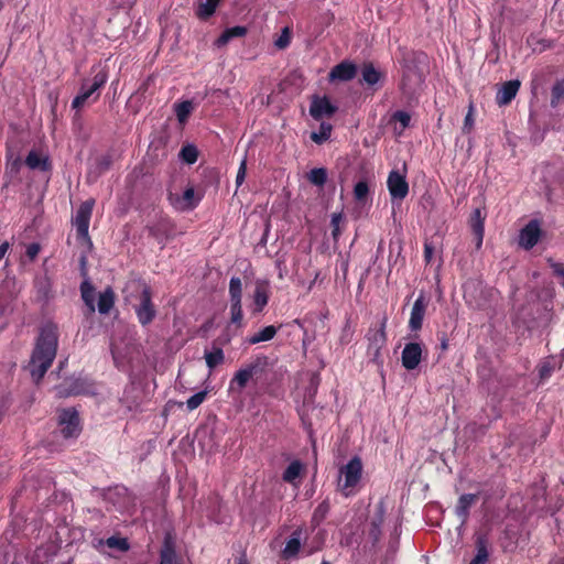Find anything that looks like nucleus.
<instances>
[{"label": "nucleus", "mask_w": 564, "mask_h": 564, "mask_svg": "<svg viewBox=\"0 0 564 564\" xmlns=\"http://www.w3.org/2000/svg\"><path fill=\"white\" fill-rule=\"evenodd\" d=\"M398 62L401 66L400 91L411 98L422 90L429 72V57L422 51L400 48Z\"/></svg>", "instance_id": "f257e3e1"}, {"label": "nucleus", "mask_w": 564, "mask_h": 564, "mask_svg": "<svg viewBox=\"0 0 564 564\" xmlns=\"http://www.w3.org/2000/svg\"><path fill=\"white\" fill-rule=\"evenodd\" d=\"M267 368L265 357H258L254 361L245 365L231 378L228 391L240 394L250 381L260 380L265 373Z\"/></svg>", "instance_id": "f03ea898"}, {"label": "nucleus", "mask_w": 564, "mask_h": 564, "mask_svg": "<svg viewBox=\"0 0 564 564\" xmlns=\"http://www.w3.org/2000/svg\"><path fill=\"white\" fill-rule=\"evenodd\" d=\"M362 469L364 466L359 456H354L339 468L338 490L345 497L356 494V488L362 477Z\"/></svg>", "instance_id": "7ed1b4c3"}, {"label": "nucleus", "mask_w": 564, "mask_h": 564, "mask_svg": "<svg viewBox=\"0 0 564 564\" xmlns=\"http://www.w3.org/2000/svg\"><path fill=\"white\" fill-rule=\"evenodd\" d=\"M108 80V72L106 68H99L94 77L93 84L89 87L85 86L83 83L79 94L73 99L72 108L80 109L91 98V102H95L99 98V93H97Z\"/></svg>", "instance_id": "20e7f679"}, {"label": "nucleus", "mask_w": 564, "mask_h": 564, "mask_svg": "<svg viewBox=\"0 0 564 564\" xmlns=\"http://www.w3.org/2000/svg\"><path fill=\"white\" fill-rule=\"evenodd\" d=\"M58 336V326L51 321L45 322L40 327L36 346L33 352H57Z\"/></svg>", "instance_id": "39448f33"}, {"label": "nucleus", "mask_w": 564, "mask_h": 564, "mask_svg": "<svg viewBox=\"0 0 564 564\" xmlns=\"http://www.w3.org/2000/svg\"><path fill=\"white\" fill-rule=\"evenodd\" d=\"M517 318L531 330L545 325L549 321V313L539 303H528L522 306Z\"/></svg>", "instance_id": "423d86ee"}, {"label": "nucleus", "mask_w": 564, "mask_h": 564, "mask_svg": "<svg viewBox=\"0 0 564 564\" xmlns=\"http://www.w3.org/2000/svg\"><path fill=\"white\" fill-rule=\"evenodd\" d=\"M59 433L65 440L77 438L82 426L78 412L74 408L63 409L58 413Z\"/></svg>", "instance_id": "0eeeda50"}, {"label": "nucleus", "mask_w": 564, "mask_h": 564, "mask_svg": "<svg viewBox=\"0 0 564 564\" xmlns=\"http://www.w3.org/2000/svg\"><path fill=\"white\" fill-rule=\"evenodd\" d=\"M387 323L388 315L383 313L378 319L371 324L366 335L368 340V352H380L387 343Z\"/></svg>", "instance_id": "6e6552de"}, {"label": "nucleus", "mask_w": 564, "mask_h": 564, "mask_svg": "<svg viewBox=\"0 0 564 564\" xmlns=\"http://www.w3.org/2000/svg\"><path fill=\"white\" fill-rule=\"evenodd\" d=\"M94 206L95 199L90 198L83 202L76 210L73 224L76 227L77 238L79 239H89L88 229Z\"/></svg>", "instance_id": "1a4fd4ad"}, {"label": "nucleus", "mask_w": 564, "mask_h": 564, "mask_svg": "<svg viewBox=\"0 0 564 564\" xmlns=\"http://www.w3.org/2000/svg\"><path fill=\"white\" fill-rule=\"evenodd\" d=\"M135 314L141 325L150 324L156 314L154 304L152 303V292L149 286H144L140 294V304L135 307Z\"/></svg>", "instance_id": "9d476101"}, {"label": "nucleus", "mask_w": 564, "mask_h": 564, "mask_svg": "<svg viewBox=\"0 0 564 564\" xmlns=\"http://www.w3.org/2000/svg\"><path fill=\"white\" fill-rule=\"evenodd\" d=\"M387 185L392 199L402 200L409 194V184L405 175L401 174L397 170H392L389 173Z\"/></svg>", "instance_id": "9b49d317"}, {"label": "nucleus", "mask_w": 564, "mask_h": 564, "mask_svg": "<svg viewBox=\"0 0 564 564\" xmlns=\"http://www.w3.org/2000/svg\"><path fill=\"white\" fill-rule=\"evenodd\" d=\"M427 306L429 299L425 296L423 292H421L413 303L409 318L408 326L412 332H419L422 328Z\"/></svg>", "instance_id": "f8f14e48"}, {"label": "nucleus", "mask_w": 564, "mask_h": 564, "mask_svg": "<svg viewBox=\"0 0 564 564\" xmlns=\"http://www.w3.org/2000/svg\"><path fill=\"white\" fill-rule=\"evenodd\" d=\"M487 212L485 207H476L469 216L468 224L476 241V248L480 249L485 236V220Z\"/></svg>", "instance_id": "ddd939ff"}, {"label": "nucleus", "mask_w": 564, "mask_h": 564, "mask_svg": "<svg viewBox=\"0 0 564 564\" xmlns=\"http://www.w3.org/2000/svg\"><path fill=\"white\" fill-rule=\"evenodd\" d=\"M55 355H31L26 369L33 380L39 382L53 362Z\"/></svg>", "instance_id": "4468645a"}, {"label": "nucleus", "mask_w": 564, "mask_h": 564, "mask_svg": "<svg viewBox=\"0 0 564 564\" xmlns=\"http://www.w3.org/2000/svg\"><path fill=\"white\" fill-rule=\"evenodd\" d=\"M541 237V228L538 220H530L519 234V245L525 250L532 249Z\"/></svg>", "instance_id": "2eb2a0df"}, {"label": "nucleus", "mask_w": 564, "mask_h": 564, "mask_svg": "<svg viewBox=\"0 0 564 564\" xmlns=\"http://www.w3.org/2000/svg\"><path fill=\"white\" fill-rule=\"evenodd\" d=\"M357 72V65L345 59L330 69L328 78L330 82H349L356 77Z\"/></svg>", "instance_id": "dca6fc26"}, {"label": "nucleus", "mask_w": 564, "mask_h": 564, "mask_svg": "<svg viewBox=\"0 0 564 564\" xmlns=\"http://www.w3.org/2000/svg\"><path fill=\"white\" fill-rule=\"evenodd\" d=\"M270 299V284L267 280H258L256 282L252 295V313L258 314L268 305Z\"/></svg>", "instance_id": "f3484780"}, {"label": "nucleus", "mask_w": 564, "mask_h": 564, "mask_svg": "<svg viewBox=\"0 0 564 564\" xmlns=\"http://www.w3.org/2000/svg\"><path fill=\"white\" fill-rule=\"evenodd\" d=\"M336 111L337 107L332 105L327 97L314 98L310 107V113L315 120L332 117Z\"/></svg>", "instance_id": "a211bd4d"}, {"label": "nucleus", "mask_w": 564, "mask_h": 564, "mask_svg": "<svg viewBox=\"0 0 564 564\" xmlns=\"http://www.w3.org/2000/svg\"><path fill=\"white\" fill-rule=\"evenodd\" d=\"M147 229L149 235L152 236L159 243H164V241L170 237L173 225L170 219L161 218L155 224L149 225Z\"/></svg>", "instance_id": "6ab92c4d"}, {"label": "nucleus", "mask_w": 564, "mask_h": 564, "mask_svg": "<svg viewBox=\"0 0 564 564\" xmlns=\"http://www.w3.org/2000/svg\"><path fill=\"white\" fill-rule=\"evenodd\" d=\"M520 88L519 80H509L502 84L501 88L497 91L496 102L499 106L509 105L512 99L517 96Z\"/></svg>", "instance_id": "aec40b11"}, {"label": "nucleus", "mask_w": 564, "mask_h": 564, "mask_svg": "<svg viewBox=\"0 0 564 564\" xmlns=\"http://www.w3.org/2000/svg\"><path fill=\"white\" fill-rule=\"evenodd\" d=\"M384 78V74L377 69L372 62H365L361 66V84L375 87Z\"/></svg>", "instance_id": "412c9836"}, {"label": "nucleus", "mask_w": 564, "mask_h": 564, "mask_svg": "<svg viewBox=\"0 0 564 564\" xmlns=\"http://www.w3.org/2000/svg\"><path fill=\"white\" fill-rule=\"evenodd\" d=\"M478 495L464 494L458 498L455 507V513L460 519L462 523H466L469 517V509L477 501Z\"/></svg>", "instance_id": "4be33fe9"}, {"label": "nucleus", "mask_w": 564, "mask_h": 564, "mask_svg": "<svg viewBox=\"0 0 564 564\" xmlns=\"http://www.w3.org/2000/svg\"><path fill=\"white\" fill-rule=\"evenodd\" d=\"M248 32V29L242 25H236L224 30V32L215 41V45L218 47L227 45L235 37H243Z\"/></svg>", "instance_id": "5701e85b"}, {"label": "nucleus", "mask_w": 564, "mask_h": 564, "mask_svg": "<svg viewBox=\"0 0 564 564\" xmlns=\"http://www.w3.org/2000/svg\"><path fill=\"white\" fill-rule=\"evenodd\" d=\"M302 533V529H296L292 532L283 549V556L285 558L294 557L299 553L301 547Z\"/></svg>", "instance_id": "b1692460"}, {"label": "nucleus", "mask_w": 564, "mask_h": 564, "mask_svg": "<svg viewBox=\"0 0 564 564\" xmlns=\"http://www.w3.org/2000/svg\"><path fill=\"white\" fill-rule=\"evenodd\" d=\"M160 564H180L174 547V542L170 536H166L160 553Z\"/></svg>", "instance_id": "393cba45"}, {"label": "nucleus", "mask_w": 564, "mask_h": 564, "mask_svg": "<svg viewBox=\"0 0 564 564\" xmlns=\"http://www.w3.org/2000/svg\"><path fill=\"white\" fill-rule=\"evenodd\" d=\"M25 164L31 170L48 171L51 163L48 158H42L36 151H30L25 159Z\"/></svg>", "instance_id": "a878e982"}, {"label": "nucleus", "mask_w": 564, "mask_h": 564, "mask_svg": "<svg viewBox=\"0 0 564 564\" xmlns=\"http://www.w3.org/2000/svg\"><path fill=\"white\" fill-rule=\"evenodd\" d=\"M116 295L113 290L108 286L99 294L98 311L100 314H108L115 305Z\"/></svg>", "instance_id": "bb28decb"}, {"label": "nucleus", "mask_w": 564, "mask_h": 564, "mask_svg": "<svg viewBox=\"0 0 564 564\" xmlns=\"http://www.w3.org/2000/svg\"><path fill=\"white\" fill-rule=\"evenodd\" d=\"M279 328L280 327H276L274 325L265 326L262 329L256 332L252 336H250L248 338V343L258 344L261 341L271 340L276 335Z\"/></svg>", "instance_id": "cd10ccee"}, {"label": "nucleus", "mask_w": 564, "mask_h": 564, "mask_svg": "<svg viewBox=\"0 0 564 564\" xmlns=\"http://www.w3.org/2000/svg\"><path fill=\"white\" fill-rule=\"evenodd\" d=\"M80 294L84 303L88 307L89 313L95 312V288L94 285L88 281L85 280L80 284Z\"/></svg>", "instance_id": "c85d7f7f"}, {"label": "nucleus", "mask_w": 564, "mask_h": 564, "mask_svg": "<svg viewBox=\"0 0 564 564\" xmlns=\"http://www.w3.org/2000/svg\"><path fill=\"white\" fill-rule=\"evenodd\" d=\"M220 0H204L200 1L197 9L196 15L200 20L209 19L216 11Z\"/></svg>", "instance_id": "c756f323"}, {"label": "nucleus", "mask_w": 564, "mask_h": 564, "mask_svg": "<svg viewBox=\"0 0 564 564\" xmlns=\"http://www.w3.org/2000/svg\"><path fill=\"white\" fill-rule=\"evenodd\" d=\"M84 392V383L79 379H72L67 388H64L63 386L56 388V394L58 397H68L70 394H80Z\"/></svg>", "instance_id": "7c9ffc66"}, {"label": "nucleus", "mask_w": 564, "mask_h": 564, "mask_svg": "<svg viewBox=\"0 0 564 564\" xmlns=\"http://www.w3.org/2000/svg\"><path fill=\"white\" fill-rule=\"evenodd\" d=\"M202 196H195V189L193 186L187 187L181 199L182 209H194L200 202Z\"/></svg>", "instance_id": "2f4dec72"}, {"label": "nucleus", "mask_w": 564, "mask_h": 564, "mask_svg": "<svg viewBox=\"0 0 564 564\" xmlns=\"http://www.w3.org/2000/svg\"><path fill=\"white\" fill-rule=\"evenodd\" d=\"M174 108L178 122L185 123L194 110V105L191 100H184L182 102L175 104Z\"/></svg>", "instance_id": "473e14b6"}, {"label": "nucleus", "mask_w": 564, "mask_h": 564, "mask_svg": "<svg viewBox=\"0 0 564 564\" xmlns=\"http://www.w3.org/2000/svg\"><path fill=\"white\" fill-rule=\"evenodd\" d=\"M303 464L300 460H293L283 473V480L293 484L301 475Z\"/></svg>", "instance_id": "72a5a7b5"}, {"label": "nucleus", "mask_w": 564, "mask_h": 564, "mask_svg": "<svg viewBox=\"0 0 564 564\" xmlns=\"http://www.w3.org/2000/svg\"><path fill=\"white\" fill-rule=\"evenodd\" d=\"M307 180L313 185L323 187L327 182V170L324 167L312 169L307 174Z\"/></svg>", "instance_id": "f704fd0d"}, {"label": "nucleus", "mask_w": 564, "mask_h": 564, "mask_svg": "<svg viewBox=\"0 0 564 564\" xmlns=\"http://www.w3.org/2000/svg\"><path fill=\"white\" fill-rule=\"evenodd\" d=\"M330 509L328 500L322 501L314 510L312 516V523L314 527L319 525L327 517Z\"/></svg>", "instance_id": "c9c22d12"}, {"label": "nucleus", "mask_w": 564, "mask_h": 564, "mask_svg": "<svg viewBox=\"0 0 564 564\" xmlns=\"http://www.w3.org/2000/svg\"><path fill=\"white\" fill-rule=\"evenodd\" d=\"M476 549L477 553L469 564H485L488 560V551L486 540L484 538H478Z\"/></svg>", "instance_id": "e433bc0d"}, {"label": "nucleus", "mask_w": 564, "mask_h": 564, "mask_svg": "<svg viewBox=\"0 0 564 564\" xmlns=\"http://www.w3.org/2000/svg\"><path fill=\"white\" fill-rule=\"evenodd\" d=\"M180 158L187 164H194L198 159V150L193 144L184 145L180 151Z\"/></svg>", "instance_id": "4c0bfd02"}, {"label": "nucleus", "mask_w": 564, "mask_h": 564, "mask_svg": "<svg viewBox=\"0 0 564 564\" xmlns=\"http://www.w3.org/2000/svg\"><path fill=\"white\" fill-rule=\"evenodd\" d=\"M229 297L230 301H241L242 299V282L238 276H232L229 281Z\"/></svg>", "instance_id": "58836bf2"}, {"label": "nucleus", "mask_w": 564, "mask_h": 564, "mask_svg": "<svg viewBox=\"0 0 564 564\" xmlns=\"http://www.w3.org/2000/svg\"><path fill=\"white\" fill-rule=\"evenodd\" d=\"M230 315L231 323L240 326L243 317L241 301H230Z\"/></svg>", "instance_id": "ea45409f"}, {"label": "nucleus", "mask_w": 564, "mask_h": 564, "mask_svg": "<svg viewBox=\"0 0 564 564\" xmlns=\"http://www.w3.org/2000/svg\"><path fill=\"white\" fill-rule=\"evenodd\" d=\"M564 97V79L557 80L551 89V106L556 107Z\"/></svg>", "instance_id": "a19ab883"}, {"label": "nucleus", "mask_w": 564, "mask_h": 564, "mask_svg": "<svg viewBox=\"0 0 564 564\" xmlns=\"http://www.w3.org/2000/svg\"><path fill=\"white\" fill-rule=\"evenodd\" d=\"M369 195V185L366 181H359L354 187V197L357 202H365Z\"/></svg>", "instance_id": "79ce46f5"}, {"label": "nucleus", "mask_w": 564, "mask_h": 564, "mask_svg": "<svg viewBox=\"0 0 564 564\" xmlns=\"http://www.w3.org/2000/svg\"><path fill=\"white\" fill-rule=\"evenodd\" d=\"M330 132H332V126L330 124L322 123L319 132H313L312 135H311V139L315 143L321 144L324 141L329 139Z\"/></svg>", "instance_id": "37998d69"}, {"label": "nucleus", "mask_w": 564, "mask_h": 564, "mask_svg": "<svg viewBox=\"0 0 564 564\" xmlns=\"http://www.w3.org/2000/svg\"><path fill=\"white\" fill-rule=\"evenodd\" d=\"M207 392L206 391H199L193 394L191 398L186 401V406L189 411H193L197 409L206 399Z\"/></svg>", "instance_id": "c03bdc74"}, {"label": "nucleus", "mask_w": 564, "mask_h": 564, "mask_svg": "<svg viewBox=\"0 0 564 564\" xmlns=\"http://www.w3.org/2000/svg\"><path fill=\"white\" fill-rule=\"evenodd\" d=\"M106 544L111 549H118L123 552L129 550L128 540L124 538L110 536L107 539Z\"/></svg>", "instance_id": "a18cd8bd"}, {"label": "nucleus", "mask_w": 564, "mask_h": 564, "mask_svg": "<svg viewBox=\"0 0 564 564\" xmlns=\"http://www.w3.org/2000/svg\"><path fill=\"white\" fill-rule=\"evenodd\" d=\"M383 522V512L381 511L379 518L371 522L369 535L373 542H378L381 535V524Z\"/></svg>", "instance_id": "49530a36"}, {"label": "nucleus", "mask_w": 564, "mask_h": 564, "mask_svg": "<svg viewBox=\"0 0 564 564\" xmlns=\"http://www.w3.org/2000/svg\"><path fill=\"white\" fill-rule=\"evenodd\" d=\"M112 164V156L110 154H104L96 159V169L99 174L107 172Z\"/></svg>", "instance_id": "de8ad7c7"}, {"label": "nucleus", "mask_w": 564, "mask_h": 564, "mask_svg": "<svg viewBox=\"0 0 564 564\" xmlns=\"http://www.w3.org/2000/svg\"><path fill=\"white\" fill-rule=\"evenodd\" d=\"M307 376L310 377V387L307 389L306 397L308 399H313L317 392L321 378L317 372L307 373Z\"/></svg>", "instance_id": "09e8293b"}, {"label": "nucleus", "mask_w": 564, "mask_h": 564, "mask_svg": "<svg viewBox=\"0 0 564 564\" xmlns=\"http://www.w3.org/2000/svg\"><path fill=\"white\" fill-rule=\"evenodd\" d=\"M422 355H402V365L408 370L415 369L421 362Z\"/></svg>", "instance_id": "8fccbe9b"}, {"label": "nucleus", "mask_w": 564, "mask_h": 564, "mask_svg": "<svg viewBox=\"0 0 564 564\" xmlns=\"http://www.w3.org/2000/svg\"><path fill=\"white\" fill-rule=\"evenodd\" d=\"M343 219L341 214H333L330 226H332V236L334 240H337L341 234L339 224Z\"/></svg>", "instance_id": "3c124183"}, {"label": "nucleus", "mask_w": 564, "mask_h": 564, "mask_svg": "<svg viewBox=\"0 0 564 564\" xmlns=\"http://www.w3.org/2000/svg\"><path fill=\"white\" fill-rule=\"evenodd\" d=\"M392 120L395 122H400L403 129L409 127L411 117L406 111L398 110L392 115Z\"/></svg>", "instance_id": "603ef678"}, {"label": "nucleus", "mask_w": 564, "mask_h": 564, "mask_svg": "<svg viewBox=\"0 0 564 564\" xmlns=\"http://www.w3.org/2000/svg\"><path fill=\"white\" fill-rule=\"evenodd\" d=\"M225 355H205L206 364L209 369L215 368L224 361Z\"/></svg>", "instance_id": "864d4df0"}, {"label": "nucleus", "mask_w": 564, "mask_h": 564, "mask_svg": "<svg viewBox=\"0 0 564 564\" xmlns=\"http://www.w3.org/2000/svg\"><path fill=\"white\" fill-rule=\"evenodd\" d=\"M290 44V32L285 28L281 36L275 41V46L279 48H285Z\"/></svg>", "instance_id": "5fc2aeb1"}, {"label": "nucleus", "mask_w": 564, "mask_h": 564, "mask_svg": "<svg viewBox=\"0 0 564 564\" xmlns=\"http://www.w3.org/2000/svg\"><path fill=\"white\" fill-rule=\"evenodd\" d=\"M246 173H247V162H246V160H243L240 163V166H239L238 172H237V176H236V184H237V186H240L243 183L245 177H246Z\"/></svg>", "instance_id": "6e6d98bb"}, {"label": "nucleus", "mask_w": 564, "mask_h": 564, "mask_svg": "<svg viewBox=\"0 0 564 564\" xmlns=\"http://www.w3.org/2000/svg\"><path fill=\"white\" fill-rule=\"evenodd\" d=\"M41 250V247L39 243L36 242H33V243H30L28 247H26V251H25V254L26 257L30 259V260H34L39 252Z\"/></svg>", "instance_id": "4d7b16f0"}, {"label": "nucleus", "mask_w": 564, "mask_h": 564, "mask_svg": "<svg viewBox=\"0 0 564 564\" xmlns=\"http://www.w3.org/2000/svg\"><path fill=\"white\" fill-rule=\"evenodd\" d=\"M22 162L20 158L14 159L7 165V174H18L21 169Z\"/></svg>", "instance_id": "13d9d810"}, {"label": "nucleus", "mask_w": 564, "mask_h": 564, "mask_svg": "<svg viewBox=\"0 0 564 564\" xmlns=\"http://www.w3.org/2000/svg\"><path fill=\"white\" fill-rule=\"evenodd\" d=\"M553 368H554V366H551L549 361L543 362L539 370L540 378L541 379L547 378L551 375Z\"/></svg>", "instance_id": "bf43d9fd"}, {"label": "nucleus", "mask_w": 564, "mask_h": 564, "mask_svg": "<svg viewBox=\"0 0 564 564\" xmlns=\"http://www.w3.org/2000/svg\"><path fill=\"white\" fill-rule=\"evenodd\" d=\"M402 352H422V345L420 343H409L405 345Z\"/></svg>", "instance_id": "052dcab7"}, {"label": "nucleus", "mask_w": 564, "mask_h": 564, "mask_svg": "<svg viewBox=\"0 0 564 564\" xmlns=\"http://www.w3.org/2000/svg\"><path fill=\"white\" fill-rule=\"evenodd\" d=\"M434 247L430 242L424 243V260L426 263H430L433 257Z\"/></svg>", "instance_id": "680f3d73"}, {"label": "nucleus", "mask_w": 564, "mask_h": 564, "mask_svg": "<svg viewBox=\"0 0 564 564\" xmlns=\"http://www.w3.org/2000/svg\"><path fill=\"white\" fill-rule=\"evenodd\" d=\"M214 326V318H208L199 328L202 335H206Z\"/></svg>", "instance_id": "e2e57ef3"}, {"label": "nucleus", "mask_w": 564, "mask_h": 564, "mask_svg": "<svg viewBox=\"0 0 564 564\" xmlns=\"http://www.w3.org/2000/svg\"><path fill=\"white\" fill-rule=\"evenodd\" d=\"M554 274L564 278V263H553L552 264Z\"/></svg>", "instance_id": "0e129e2a"}, {"label": "nucleus", "mask_w": 564, "mask_h": 564, "mask_svg": "<svg viewBox=\"0 0 564 564\" xmlns=\"http://www.w3.org/2000/svg\"><path fill=\"white\" fill-rule=\"evenodd\" d=\"M11 243L9 241H2L0 243V261L4 258L6 253L9 251Z\"/></svg>", "instance_id": "69168bd1"}, {"label": "nucleus", "mask_w": 564, "mask_h": 564, "mask_svg": "<svg viewBox=\"0 0 564 564\" xmlns=\"http://www.w3.org/2000/svg\"><path fill=\"white\" fill-rule=\"evenodd\" d=\"M464 124H465V127H471L473 126L471 110L465 117Z\"/></svg>", "instance_id": "338daca9"}, {"label": "nucleus", "mask_w": 564, "mask_h": 564, "mask_svg": "<svg viewBox=\"0 0 564 564\" xmlns=\"http://www.w3.org/2000/svg\"><path fill=\"white\" fill-rule=\"evenodd\" d=\"M541 44L543 45V50L551 47L550 42H547L546 40L541 41Z\"/></svg>", "instance_id": "774afa93"}]
</instances>
